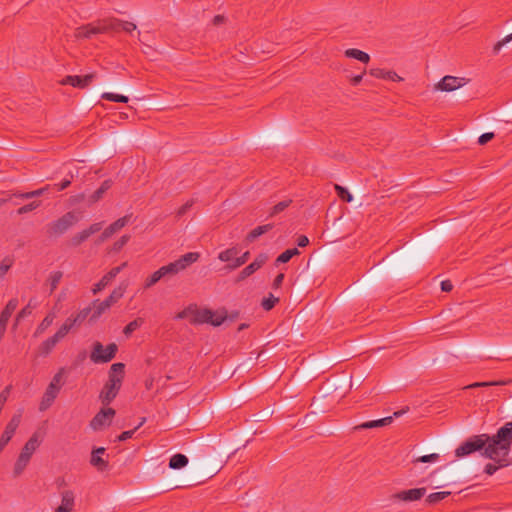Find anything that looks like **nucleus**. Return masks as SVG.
<instances>
[{"label": "nucleus", "instance_id": "obj_55", "mask_svg": "<svg viewBox=\"0 0 512 512\" xmlns=\"http://www.w3.org/2000/svg\"><path fill=\"white\" fill-rule=\"evenodd\" d=\"M73 174L71 173L70 174V177L69 178H65L63 181H61L60 183H56L53 185V188L57 191H63L65 189H67L71 183H72V179H73Z\"/></svg>", "mask_w": 512, "mask_h": 512}, {"label": "nucleus", "instance_id": "obj_2", "mask_svg": "<svg viewBox=\"0 0 512 512\" xmlns=\"http://www.w3.org/2000/svg\"><path fill=\"white\" fill-rule=\"evenodd\" d=\"M125 365L123 363H114L111 365L108 373V381L103 386L99 399L105 406L109 405L118 395L124 379Z\"/></svg>", "mask_w": 512, "mask_h": 512}, {"label": "nucleus", "instance_id": "obj_10", "mask_svg": "<svg viewBox=\"0 0 512 512\" xmlns=\"http://www.w3.org/2000/svg\"><path fill=\"white\" fill-rule=\"evenodd\" d=\"M103 227V222H96L91 224L88 228L76 233L71 238V245L74 247L79 246L86 241L91 235L99 232Z\"/></svg>", "mask_w": 512, "mask_h": 512}, {"label": "nucleus", "instance_id": "obj_7", "mask_svg": "<svg viewBox=\"0 0 512 512\" xmlns=\"http://www.w3.org/2000/svg\"><path fill=\"white\" fill-rule=\"evenodd\" d=\"M466 83V78L446 75L435 85V89L444 92H452L461 88Z\"/></svg>", "mask_w": 512, "mask_h": 512}, {"label": "nucleus", "instance_id": "obj_50", "mask_svg": "<svg viewBox=\"0 0 512 512\" xmlns=\"http://www.w3.org/2000/svg\"><path fill=\"white\" fill-rule=\"evenodd\" d=\"M291 203V200H284L276 204L270 212V216H275L280 212L284 211Z\"/></svg>", "mask_w": 512, "mask_h": 512}, {"label": "nucleus", "instance_id": "obj_9", "mask_svg": "<svg viewBox=\"0 0 512 512\" xmlns=\"http://www.w3.org/2000/svg\"><path fill=\"white\" fill-rule=\"evenodd\" d=\"M96 77L95 73H89L84 76L79 75H68L60 81L61 85H70L76 88L84 89L93 81Z\"/></svg>", "mask_w": 512, "mask_h": 512}, {"label": "nucleus", "instance_id": "obj_17", "mask_svg": "<svg viewBox=\"0 0 512 512\" xmlns=\"http://www.w3.org/2000/svg\"><path fill=\"white\" fill-rule=\"evenodd\" d=\"M61 504L56 512H71L75 505V496L71 490H65L61 494Z\"/></svg>", "mask_w": 512, "mask_h": 512}, {"label": "nucleus", "instance_id": "obj_6", "mask_svg": "<svg viewBox=\"0 0 512 512\" xmlns=\"http://www.w3.org/2000/svg\"><path fill=\"white\" fill-rule=\"evenodd\" d=\"M116 414L113 408H102L90 421V427L94 431L102 430L105 427L110 426L112 420Z\"/></svg>", "mask_w": 512, "mask_h": 512}, {"label": "nucleus", "instance_id": "obj_44", "mask_svg": "<svg viewBox=\"0 0 512 512\" xmlns=\"http://www.w3.org/2000/svg\"><path fill=\"white\" fill-rule=\"evenodd\" d=\"M335 190L337 192V195L340 199H342L345 202H351L353 200V196L351 193L344 187L340 185H335Z\"/></svg>", "mask_w": 512, "mask_h": 512}, {"label": "nucleus", "instance_id": "obj_8", "mask_svg": "<svg viewBox=\"0 0 512 512\" xmlns=\"http://www.w3.org/2000/svg\"><path fill=\"white\" fill-rule=\"evenodd\" d=\"M427 490L425 487L413 488L399 491L391 496L393 501L414 502L425 496Z\"/></svg>", "mask_w": 512, "mask_h": 512}, {"label": "nucleus", "instance_id": "obj_3", "mask_svg": "<svg viewBox=\"0 0 512 512\" xmlns=\"http://www.w3.org/2000/svg\"><path fill=\"white\" fill-rule=\"evenodd\" d=\"M80 221V215L75 211H69L47 226V234L58 237L66 233L71 227Z\"/></svg>", "mask_w": 512, "mask_h": 512}, {"label": "nucleus", "instance_id": "obj_1", "mask_svg": "<svg viewBox=\"0 0 512 512\" xmlns=\"http://www.w3.org/2000/svg\"><path fill=\"white\" fill-rule=\"evenodd\" d=\"M512 446V421L500 427L496 434L475 435L463 442L456 450V457L468 456L476 451L488 459L500 460L501 466L512 465L509 453Z\"/></svg>", "mask_w": 512, "mask_h": 512}, {"label": "nucleus", "instance_id": "obj_5", "mask_svg": "<svg viewBox=\"0 0 512 512\" xmlns=\"http://www.w3.org/2000/svg\"><path fill=\"white\" fill-rule=\"evenodd\" d=\"M117 351L118 346L115 343L104 347L101 342L96 341L93 343L90 360L95 364L108 363L115 358Z\"/></svg>", "mask_w": 512, "mask_h": 512}, {"label": "nucleus", "instance_id": "obj_22", "mask_svg": "<svg viewBox=\"0 0 512 512\" xmlns=\"http://www.w3.org/2000/svg\"><path fill=\"white\" fill-rule=\"evenodd\" d=\"M345 56L348 58L356 59L362 63H368L370 61V56L368 53L355 48L347 49L345 51Z\"/></svg>", "mask_w": 512, "mask_h": 512}, {"label": "nucleus", "instance_id": "obj_52", "mask_svg": "<svg viewBox=\"0 0 512 512\" xmlns=\"http://www.w3.org/2000/svg\"><path fill=\"white\" fill-rule=\"evenodd\" d=\"M256 271L257 270L255 269V267L250 263L239 273L237 281H242L246 279L247 277L254 274Z\"/></svg>", "mask_w": 512, "mask_h": 512}, {"label": "nucleus", "instance_id": "obj_19", "mask_svg": "<svg viewBox=\"0 0 512 512\" xmlns=\"http://www.w3.org/2000/svg\"><path fill=\"white\" fill-rule=\"evenodd\" d=\"M105 451L104 447H99L94 449L91 453L90 463L100 471L105 470L108 466V462L101 457Z\"/></svg>", "mask_w": 512, "mask_h": 512}, {"label": "nucleus", "instance_id": "obj_62", "mask_svg": "<svg viewBox=\"0 0 512 512\" xmlns=\"http://www.w3.org/2000/svg\"><path fill=\"white\" fill-rule=\"evenodd\" d=\"M90 309L85 308L81 310L77 315L74 316L75 320H77V324L82 323L86 317L89 315Z\"/></svg>", "mask_w": 512, "mask_h": 512}, {"label": "nucleus", "instance_id": "obj_27", "mask_svg": "<svg viewBox=\"0 0 512 512\" xmlns=\"http://www.w3.org/2000/svg\"><path fill=\"white\" fill-rule=\"evenodd\" d=\"M238 253H239V250L237 247H231L224 251H221L218 254V259L222 262H228V264H229V263L233 262V260L238 255Z\"/></svg>", "mask_w": 512, "mask_h": 512}, {"label": "nucleus", "instance_id": "obj_28", "mask_svg": "<svg viewBox=\"0 0 512 512\" xmlns=\"http://www.w3.org/2000/svg\"><path fill=\"white\" fill-rule=\"evenodd\" d=\"M111 186H112L111 180L103 181L101 186L90 196V202L95 203V202L99 201L103 197V194L108 189H110Z\"/></svg>", "mask_w": 512, "mask_h": 512}, {"label": "nucleus", "instance_id": "obj_57", "mask_svg": "<svg viewBox=\"0 0 512 512\" xmlns=\"http://www.w3.org/2000/svg\"><path fill=\"white\" fill-rule=\"evenodd\" d=\"M145 422V418L142 419V421L140 422V424L135 427L133 430H128V431H124L122 432L119 436H118V440L119 441H126L127 439H130L132 438V436L134 435L135 431L141 426L143 425V423Z\"/></svg>", "mask_w": 512, "mask_h": 512}, {"label": "nucleus", "instance_id": "obj_14", "mask_svg": "<svg viewBox=\"0 0 512 512\" xmlns=\"http://www.w3.org/2000/svg\"><path fill=\"white\" fill-rule=\"evenodd\" d=\"M199 259H200L199 252H188L173 262L177 269V272L180 273V272L186 270L192 264L196 263Z\"/></svg>", "mask_w": 512, "mask_h": 512}, {"label": "nucleus", "instance_id": "obj_30", "mask_svg": "<svg viewBox=\"0 0 512 512\" xmlns=\"http://www.w3.org/2000/svg\"><path fill=\"white\" fill-rule=\"evenodd\" d=\"M300 254V251L297 248L287 249L283 253H281L275 260V265H279L282 263H287L291 260L292 257Z\"/></svg>", "mask_w": 512, "mask_h": 512}, {"label": "nucleus", "instance_id": "obj_36", "mask_svg": "<svg viewBox=\"0 0 512 512\" xmlns=\"http://www.w3.org/2000/svg\"><path fill=\"white\" fill-rule=\"evenodd\" d=\"M164 279L173 277L178 274L174 262H170L158 269Z\"/></svg>", "mask_w": 512, "mask_h": 512}, {"label": "nucleus", "instance_id": "obj_26", "mask_svg": "<svg viewBox=\"0 0 512 512\" xmlns=\"http://www.w3.org/2000/svg\"><path fill=\"white\" fill-rule=\"evenodd\" d=\"M512 382L511 379L500 380V381H488V382H475L470 385H467L465 389H474L479 387H489V386H503L508 385Z\"/></svg>", "mask_w": 512, "mask_h": 512}, {"label": "nucleus", "instance_id": "obj_42", "mask_svg": "<svg viewBox=\"0 0 512 512\" xmlns=\"http://www.w3.org/2000/svg\"><path fill=\"white\" fill-rule=\"evenodd\" d=\"M162 279H164V278L162 277L160 271L156 270L149 277L146 278V280L144 282V288L148 289V288L154 286L155 284H157Z\"/></svg>", "mask_w": 512, "mask_h": 512}, {"label": "nucleus", "instance_id": "obj_48", "mask_svg": "<svg viewBox=\"0 0 512 512\" xmlns=\"http://www.w3.org/2000/svg\"><path fill=\"white\" fill-rule=\"evenodd\" d=\"M269 259V256L266 253L258 254L251 264L255 267L256 270H259Z\"/></svg>", "mask_w": 512, "mask_h": 512}, {"label": "nucleus", "instance_id": "obj_35", "mask_svg": "<svg viewBox=\"0 0 512 512\" xmlns=\"http://www.w3.org/2000/svg\"><path fill=\"white\" fill-rule=\"evenodd\" d=\"M249 257H250V252L246 251L241 256H236L235 259L233 260V262L227 264L226 267L229 270H235V269L241 267L242 265H244L248 261Z\"/></svg>", "mask_w": 512, "mask_h": 512}, {"label": "nucleus", "instance_id": "obj_34", "mask_svg": "<svg viewBox=\"0 0 512 512\" xmlns=\"http://www.w3.org/2000/svg\"><path fill=\"white\" fill-rule=\"evenodd\" d=\"M66 368L62 367L60 368L57 373L53 376L51 382L49 385H53L54 388H57L58 390H61L62 386L64 385V376L66 374Z\"/></svg>", "mask_w": 512, "mask_h": 512}, {"label": "nucleus", "instance_id": "obj_21", "mask_svg": "<svg viewBox=\"0 0 512 512\" xmlns=\"http://www.w3.org/2000/svg\"><path fill=\"white\" fill-rule=\"evenodd\" d=\"M39 445H40L39 436L37 433H34L30 437V439L25 443L20 454L31 459L33 453L36 451V449L39 447Z\"/></svg>", "mask_w": 512, "mask_h": 512}, {"label": "nucleus", "instance_id": "obj_60", "mask_svg": "<svg viewBox=\"0 0 512 512\" xmlns=\"http://www.w3.org/2000/svg\"><path fill=\"white\" fill-rule=\"evenodd\" d=\"M438 459H439V455L437 453H432V454H429V455L421 456L416 461L417 462L427 463V462H435Z\"/></svg>", "mask_w": 512, "mask_h": 512}, {"label": "nucleus", "instance_id": "obj_59", "mask_svg": "<svg viewBox=\"0 0 512 512\" xmlns=\"http://www.w3.org/2000/svg\"><path fill=\"white\" fill-rule=\"evenodd\" d=\"M118 24H122V20L114 19V20H111L107 24H103L102 26L108 27V32L109 31L119 32V31H122V29H121V25H118Z\"/></svg>", "mask_w": 512, "mask_h": 512}, {"label": "nucleus", "instance_id": "obj_25", "mask_svg": "<svg viewBox=\"0 0 512 512\" xmlns=\"http://www.w3.org/2000/svg\"><path fill=\"white\" fill-rule=\"evenodd\" d=\"M58 342L59 340L56 339L55 336L49 337L39 346V354L42 356H47L54 349Z\"/></svg>", "mask_w": 512, "mask_h": 512}, {"label": "nucleus", "instance_id": "obj_24", "mask_svg": "<svg viewBox=\"0 0 512 512\" xmlns=\"http://www.w3.org/2000/svg\"><path fill=\"white\" fill-rule=\"evenodd\" d=\"M187 464L188 458L184 454L177 453L170 458L169 468L174 470L181 469L184 468Z\"/></svg>", "mask_w": 512, "mask_h": 512}, {"label": "nucleus", "instance_id": "obj_40", "mask_svg": "<svg viewBox=\"0 0 512 512\" xmlns=\"http://www.w3.org/2000/svg\"><path fill=\"white\" fill-rule=\"evenodd\" d=\"M107 310L108 309L106 308L104 303H102L101 301L96 300L93 303V314H92L90 320L94 321V320L98 319Z\"/></svg>", "mask_w": 512, "mask_h": 512}, {"label": "nucleus", "instance_id": "obj_49", "mask_svg": "<svg viewBox=\"0 0 512 512\" xmlns=\"http://www.w3.org/2000/svg\"><path fill=\"white\" fill-rule=\"evenodd\" d=\"M269 259V256L266 253L258 254L251 264L255 267L256 270H259Z\"/></svg>", "mask_w": 512, "mask_h": 512}, {"label": "nucleus", "instance_id": "obj_31", "mask_svg": "<svg viewBox=\"0 0 512 512\" xmlns=\"http://www.w3.org/2000/svg\"><path fill=\"white\" fill-rule=\"evenodd\" d=\"M272 224H266L262 226H258L254 228L248 235H247V241L253 242L256 238L263 235L264 233H267L272 229Z\"/></svg>", "mask_w": 512, "mask_h": 512}, {"label": "nucleus", "instance_id": "obj_46", "mask_svg": "<svg viewBox=\"0 0 512 512\" xmlns=\"http://www.w3.org/2000/svg\"><path fill=\"white\" fill-rule=\"evenodd\" d=\"M40 205H41L40 201H33V202L29 203V204H26V205L20 207L17 210V214L18 215L26 214L28 212H31V211L37 209Z\"/></svg>", "mask_w": 512, "mask_h": 512}, {"label": "nucleus", "instance_id": "obj_4", "mask_svg": "<svg viewBox=\"0 0 512 512\" xmlns=\"http://www.w3.org/2000/svg\"><path fill=\"white\" fill-rule=\"evenodd\" d=\"M188 312L191 313V322L195 324L210 323L213 326H220L225 320V316L217 315L210 309L197 308L184 310L177 315V318L182 319L186 317Z\"/></svg>", "mask_w": 512, "mask_h": 512}, {"label": "nucleus", "instance_id": "obj_16", "mask_svg": "<svg viewBox=\"0 0 512 512\" xmlns=\"http://www.w3.org/2000/svg\"><path fill=\"white\" fill-rule=\"evenodd\" d=\"M108 32V27L106 26H94L92 24L84 25L79 27L76 30L77 38H90L92 35L106 33Z\"/></svg>", "mask_w": 512, "mask_h": 512}, {"label": "nucleus", "instance_id": "obj_56", "mask_svg": "<svg viewBox=\"0 0 512 512\" xmlns=\"http://www.w3.org/2000/svg\"><path fill=\"white\" fill-rule=\"evenodd\" d=\"M510 41H512V33L507 35L506 37H504L502 40L498 41L494 46H493V53L494 54H498L500 52V50L502 49V47L504 45H506L507 43H509Z\"/></svg>", "mask_w": 512, "mask_h": 512}, {"label": "nucleus", "instance_id": "obj_64", "mask_svg": "<svg viewBox=\"0 0 512 512\" xmlns=\"http://www.w3.org/2000/svg\"><path fill=\"white\" fill-rule=\"evenodd\" d=\"M120 25H121L122 31H125L128 33H131L132 31H134L136 29V25L129 21H122V24H120Z\"/></svg>", "mask_w": 512, "mask_h": 512}, {"label": "nucleus", "instance_id": "obj_29", "mask_svg": "<svg viewBox=\"0 0 512 512\" xmlns=\"http://www.w3.org/2000/svg\"><path fill=\"white\" fill-rule=\"evenodd\" d=\"M62 277H63V273L61 271H54V272L50 273V275L47 279V284L50 287L49 294H52L56 290Z\"/></svg>", "mask_w": 512, "mask_h": 512}, {"label": "nucleus", "instance_id": "obj_63", "mask_svg": "<svg viewBox=\"0 0 512 512\" xmlns=\"http://www.w3.org/2000/svg\"><path fill=\"white\" fill-rule=\"evenodd\" d=\"M69 332L70 330H68L64 325H61V327L53 336H55L56 339L61 341Z\"/></svg>", "mask_w": 512, "mask_h": 512}, {"label": "nucleus", "instance_id": "obj_38", "mask_svg": "<svg viewBox=\"0 0 512 512\" xmlns=\"http://www.w3.org/2000/svg\"><path fill=\"white\" fill-rule=\"evenodd\" d=\"M101 98L108 101L127 103L129 101L127 96L121 94H115L111 92H105L101 95Z\"/></svg>", "mask_w": 512, "mask_h": 512}, {"label": "nucleus", "instance_id": "obj_43", "mask_svg": "<svg viewBox=\"0 0 512 512\" xmlns=\"http://www.w3.org/2000/svg\"><path fill=\"white\" fill-rule=\"evenodd\" d=\"M42 195H43V190L36 189V190L30 191V192H23V193L14 192L11 195V197H16V198H21V199H31V198H35V197H40Z\"/></svg>", "mask_w": 512, "mask_h": 512}, {"label": "nucleus", "instance_id": "obj_54", "mask_svg": "<svg viewBox=\"0 0 512 512\" xmlns=\"http://www.w3.org/2000/svg\"><path fill=\"white\" fill-rule=\"evenodd\" d=\"M124 295V289L121 287L115 288L112 293L109 295L108 299L109 301L114 304L118 300H120Z\"/></svg>", "mask_w": 512, "mask_h": 512}, {"label": "nucleus", "instance_id": "obj_11", "mask_svg": "<svg viewBox=\"0 0 512 512\" xmlns=\"http://www.w3.org/2000/svg\"><path fill=\"white\" fill-rule=\"evenodd\" d=\"M17 306H18V300L16 298H12L8 301L5 308L1 312V315H0V340L4 336L6 327H7V323L9 321L11 315L17 308Z\"/></svg>", "mask_w": 512, "mask_h": 512}, {"label": "nucleus", "instance_id": "obj_13", "mask_svg": "<svg viewBox=\"0 0 512 512\" xmlns=\"http://www.w3.org/2000/svg\"><path fill=\"white\" fill-rule=\"evenodd\" d=\"M21 421V415H14L10 421L7 423L1 437H0V443H2L4 446H6L10 440L12 439L13 435L16 432V429L18 428Z\"/></svg>", "mask_w": 512, "mask_h": 512}, {"label": "nucleus", "instance_id": "obj_45", "mask_svg": "<svg viewBox=\"0 0 512 512\" xmlns=\"http://www.w3.org/2000/svg\"><path fill=\"white\" fill-rule=\"evenodd\" d=\"M279 301V298L273 296L272 294H269L268 297L263 298L261 302V306L264 310L269 311L271 310L275 304Z\"/></svg>", "mask_w": 512, "mask_h": 512}, {"label": "nucleus", "instance_id": "obj_15", "mask_svg": "<svg viewBox=\"0 0 512 512\" xmlns=\"http://www.w3.org/2000/svg\"><path fill=\"white\" fill-rule=\"evenodd\" d=\"M59 392L60 390L54 388L53 385H48L40 401L39 410L43 412L50 408L57 398Z\"/></svg>", "mask_w": 512, "mask_h": 512}, {"label": "nucleus", "instance_id": "obj_20", "mask_svg": "<svg viewBox=\"0 0 512 512\" xmlns=\"http://www.w3.org/2000/svg\"><path fill=\"white\" fill-rule=\"evenodd\" d=\"M392 421H393V417L388 416V417H384V418L378 419V420L363 422V423L355 426L354 430H364V429L383 427V426L391 424Z\"/></svg>", "mask_w": 512, "mask_h": 512}, {"label": "nucleus", "instance_id": "obj_23", "mask_svg": "<svg viewBox=\"0 0 512 512\" xmlns=\"http://www.w3.org/2000/svg\"><path fill=\"white\" fill-rule=\"evenodd\" d=\"M130 218L131 215H125L111 223L106 229L111 235H113L124 228L130 222Z\"/></svg>", "mask_w": 512, "mask_h": 512}, {"label": "nucleus", "instance_id": "obj_18", "mask_svg": "<svg viewBox=\"0 0 512 512\" xmlns=\"http://www.w3.org/2000/svg\"><path fill=\"white\" fill-rule=\"evenodd\" d=\"M369 74L378 79L391 80L394 82H401L403 78L394 71H387L381 68H371Z\"/></svg>", "mask_w": 512, "mask_h": 512}, {"label": "nucleus", "instance_id": "obj_51", "mask_svg": "<svg viewBox=\"0 0 512 512\" xmlns=\"http://www.w3.org/2000/svg\"><path fill=\"white\" fill-rule=\"evenodd\" d=\"M130 240L129 235L121 236L112 246L113 252H119Z\"/></svg>", "mask_w": 512, "mask_h": 512}, {"label": "nucleus", "instance_id": "obj_32", "mask_svg": "<svg viewBox=\"0 0 512 512\" xmlns=\"http://www.w3.org/2000/svg\"><path fill=\"white\" fill-rule=\"evenodd\" d=\"M55 319L54 313H48L46 317L42 320V322L38 325L35 331V336L41 335L44 333L48 327H50Z\"/></svg>", "mask_w": 512, "mask_h": 512}, {"label": "nucleus", "instance_id": "obj_39", "mask_svg": "<svg viewBox=\"0 0 512 512\" xmlns=\"http://www.w3.org/2000/svg\"><path fill=\"white\" fill-rule=\"evenodd\" d=\"M144 320L142 318H137L130 323H128L123 330V333L129 337L134 331H136L142 324Z\"/></svg>", "mask_w": 512, "mask_h": 512}, {"label": "nucleus", "instance_id": "obj_53", "mask_svg": "<svg viewBox=\"0 0 512 512\" xmlns=\"http://www.w3.org/2000/svg\"><path fill=\"white\" fill-rule=\"evenodd\" d=\"M496 464L488 463L484 468V472L488 475H493L498 469L504 468L505 466L500 465V460L492 459Z\"/></svg>", "mask_w": 512, "mask_h": 512}, {"label": "nucleus", "instance_id": "obj_33", "mask_svg": "<svg viewBox=\"0 0 512 512\" xmlns=\"http://www.w3.org/2000/svg\"><path fill=\"white\" fill-rule=\"evenodd\" d=\"M29 461H30V458L23 456L21 454L19 455V457L14 465V470H13L15 477H18L19 475L22 474V472L25 470V468L29 464Z\"/></svg>", "mask_w": 512, "mask_h": 512}, {"label": "nucleus", "instance_id": "obj_47", "mask_svg": "<svg viewBox=\"0 0 512 512\" xmlns=\"http://www.w3.org/2000/svg\"><path fill=\"white\" fill-rule=\"evenodd\" d=\"M13 265V258L11 257H5L1 263H0V278L4 277V275L7 273V271L12 267Z\"/></svg>", "mask_w": 512, "mask_h": 512}, {"label": "nucleus", "instance_id": "obj_41", "mask_svg": "<svg viewBox=\"0 0 512 512\" xmlns=\"http://www.w3.org/2000/svg\"><path fill=\"white\" fill-rule=\"evenodd\" d=\"M449 495H450V492H448V491L434 492V493H431L430 495H428V497L426 498V502L429 504H436V503L442 501L443 499H445Z\"/></svg>", "mask_w": 512, "mask_h": 512}, {"label": "nucleus", "instance_id": "obj_61", "mask_svg": "<svg viewBox=\"0 0 512 512\" xmlns=\"http://www.w3.org/2000/svg\"><path fill=\"white\" fill-rule=\"evenodd\" d=\"M494 138V133L493 132H487V133H484L482 134L479 138H478V143L480 145H485L486 143H488L490 140H492Z\"/></svg>", "mask_w": 512, "mask_h": 512}, {"label": "nucleus", "instance_id": "obj_58", "mask_svg": "<svg viewBox=\"0 0 512 512\" xmlns=\"http://www.w3.org/2000/svg\"><path fill=\"white\" fill-rule=\"evenodd\" d=\"M193 204H194V201L189 200L185 204H183L181 207H179L176 211V217L181 218L182 216H184L191 209Z\"/></svg>", "mask_w": 512, "mask_h": 512}, {"label": "nucleus", "instance_id": "obj_37", "mask_svg": "<svg viewBox=\"0 0 512 512\" xmlns=\"http://www.w3.org/2000/svg\"><path fill=\"white\" fill-rule=\"evenodd\" d=\"M35 306L36 304H33V299H30L28 304L18 312L16 316V323H19L22 319L31 315L32 310L35 308Z\"/></svg>", "mask_w": 512, "mask_h": 512}, {"label": "nucleus", "instance_id": "obj_12", "mask_svg": "<svg viewBox=\"0 0 512 512\" xmlns=\"http://www.w3.org/2000/svg\"><path fill=\"white\" fill-rule=\"evenodd\" d=\"M127 263L124 262L120 266L112 268L107 272L98 283H96L92 289L93 294H97L102 291L121 271L126 267Z\"/></svg>", "mask_w": 512, "mask_h": 512}]
</instances>
